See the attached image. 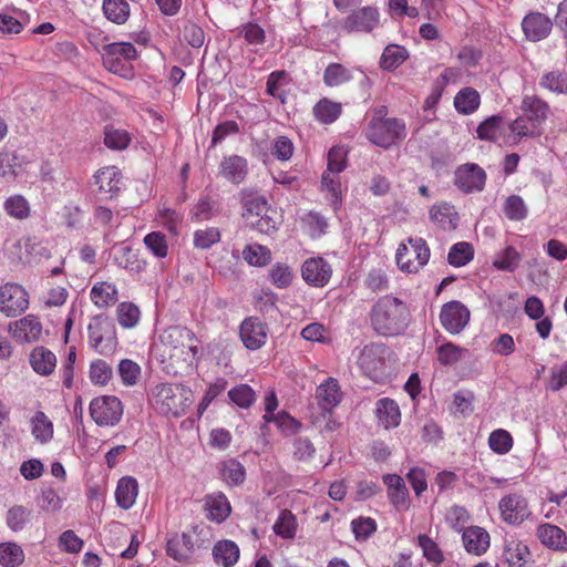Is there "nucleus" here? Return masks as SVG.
<instances>
[{
  "label": "nucleus",
  "instance_id": "774afa93",
  "mask_svg": "<svg viewBox=\"0 0 567 567\" xmlns=\"http://www.w3.org/2000/svg\"><path fill=\"white\" fill-rule=\"evenodd\" d=\"M228 396L241 409L249 408L256 400L255 391L248 384H239L228 392Z\"/></svg>",
  "mask_w": 567,
  "mask_h": 567
},
{
  "label": "nucleus",
  "instance_id": "473e14b6",
  "mask_svg": "<svg viewBox=\"0 0 567 567\" xmlns=\"http://www.w3.org/2000/svg\"><path fill=\"white\" fill-rule=\"evenodd\" d=\"M214 561L223 567H233L239 559V547L233 540H219L213 547Z\"/></svg>",
  "mask_w": 567,
  "mask_h": 567
},
{
  "label": "nucleus",
  "instance_id": "052dcab7",
  "mask_svg": "<svg viewBox=\"0 0 567 567\" xmlns=\"http://www.w3.org/2000/svg\"><path fill=\"white\" fill-rule=\"evenodd\" d=\"M504 214L511 220H523L527 217L528 208L518 195H511L504 203Z\"/></svg>",
  "mask_w": 567,
  "mask_h": 567
},
{
  "label": "nucleus",
  "instance_id": "f3484780",
  "mask_svg": "<svg viewBox=\"0 0 567 567\" xmlns=\"http://www.w3.org/2000/svg\"><path fill=\"white\" fill-rule=\"evenodd\" d=\"M122 175L117 167L106 166L96 172L94 184L100 199L113 198L120 190Z\"/></svg>",
  "mask_w": 567,
  "mask_h": 567
},
{
  "label": "nucleus",
  "instance_id": "0eeeda50",
  "mask_svg": "<svg viewBox=\"0 0 567 567\" xmlns=\"http://www.w3.org/2000/svg\"><path fill=\"white\" fill-rule=\"evenodd\" d=\"M430 258V248L422 238H410L408 244H401L395 259L399 268L409 274L417 272Z\"/></svg>",
  "mask_w": 567,
  "mask_h": 567
},
{
  "label": "nucleus",
  "instance_id": "7c9ffc66",
  "mask_svg": "<svg viewBox=\"0 0 567 567\" xmlns=\"http://www.w3.org/2000/svg\"><path fill=\"white\" fill-rule=\"evenodd\" d=\"M536 534L539 542L548 548L557 550L565 549L567 546V537L565 532L556 525L548 523L540 524L537 527Z\"/></svg>",
  "mask_w": 567,
  "mask_h": 567
},
{
  "label": "nucleus",
  "instance_id": "de8ad7c7",
  "mask_svg": "<svg viewBox=\"0 0 567 567\" xmlns=\"http://www.w3.org/2000/svg\"><path fill=\"white\" fill-rule=\"evenodd\" d=\"M295 278L292 268L288 264L276 262L269 269L268 279L278 289L288 288Z\"/></svg>",
  "mask_w": 567,
  "mask_h": 567
},
{
  "label": "nucleus",
  "instance_id": "393cba45",
  "mask_svg": "<svg viewBox=\"0 0 567 567\" xmlns=\"http://www.w3.org/2000/svg\"><path fill=\"white\" fill-rule=\"evenodd\" d=\"M11 329L13 336L22 342H34L40 339L42 333V324L33 315H28L16 321Z\"/></svg>",
  "mask_w": 567,
  "mask_h": 567
},
{
  "label": "nucleus",
  "instance_id": "a878e982",
  "mask_svg": "<svg viewBox=\"0 0 567 567\" xmlns=\"http://www.w3.org/2000/svg\"><path fill=\"white\" fill-rule=\"evenodd\" d=\"M378 423L385 430L396 427L401 421V411L398 403L389 398H383L375 403Z\"/></svg>",
  "mask_w": 567,
  "mask_h": 567
},
{
  "label": "nucleus",
  "instance_id": "9d476101",
  "mask_svg": "<svg viewBox=\"0 0 567 567\" xmlns=\"http://www.w3.org/2000/svg\"><path fill=\"white\" fill-rule=\"evenodd\" d=\"M136 58L137 51L130 42H113L103 48V65L114 74L124 75L127 63Z\"/></svg>",
  "mask_w": 567,
  "mask_h": 567
},
{
  "label": "nucleus",
  "instance_id": "ea45409f",
  "mask_svg": "<svg viewBox=\"0 0 567 567\" xmlns=\"http://www.w3.org/2000/svg\"><path fill=\"white\" fill-rule=\"evenodd\" d=\"M409 59V51L398 44H389L380 58V68L384 71H394Z\"/></svg>",
  "mask_w": 567,
  "mask_h": 567
},
{
  "label": "nucleus",
  "instance_id": "680f3d73",
  "mask_svg": "<svg viewBox=\"0 0 567 567\" xmlns=\"http://www.w3.org/2000/svg\"><path fill=\"white\" fill-rule=\"evenodd\" d=\"M488 445L497 454H506L513 447V437L506 430L493 431L488 437Z\"/></svg>",
  "mask_w": 567,
  "mask_h": 567
},
{
  "label": "nucleus",
  "instance_id": "5fc2aeb1",
  "mask_svg": "<svg viewBox=\"0 0 567 567\" xmlns=\"http://www.w3.org/2000/svg\"><path fill=\"white\" fill-rule=\"evenodd\" d=\"M6 213L16 219L22 220L30 216V205L21 195H14L7 198L3 203Z\"/></svg>",
  "mask_w": 567,
  "mask_h": 567
},
{
  "label": "nucleus",
  "instance_id": "ddd939ff",
  "mask_svg": "<svg viewBox=\"0 0 567 567\" xmlns=\"http://www.w3.org/2000/svg\"><path fill=\"white\" fill-rule=\"evenodd\" d=\"M332 276L331 265L322 257L307 258L301 265V277L315 288L327 286Z\"/></svg>",
  "mask_w": 567,
  "mask_h": 567
},
{
  "label": "nucleus",
  "instance_id": "a211bd4d",
  "mask_svg": "<svg viewBox=\"0 0 567 567\" xmlns=\"http://www.w3.org/2000/svg\"><path fill=\"white\" fill-rule=\"evenodd\" d=\"M382 481L388 488V498L393 507L396 511H408L410 496L403 477L398 474H384Z\"/></svg>",
  "mask_w": 567,
  "mask_h": 567
},
{
  "label": "nucleus",
  "instance_id": "2eb2a0df",
  "mask_svg": "<svg viewBox=\"0 0 567 567\" xmlns=\"http://www.w3.org/2000/svg\"><path fill=\"white\" fill-rule=\"evenodd\" d=\"M244 346L249 350L260 349L267 340V326L257 317L245 319L239 329Z\"/></svg>",
  "mask_w": 567,
  "mask_h": 567
},
{
  "label": "nucleus",
  "instance_id": "9b49d317",
  "mask_svg": "<svg viewBox=\"0 0 567 567\" xmlns=\"http://www.w3.org/2000/svg\"><path fill=\"white\" fill-rule=\"evenodd\" d=\"M29 307V293L18 284L0 286V311L7 317H16Z\"/></svg>",
  "mask_w": 567,
  "mask_h": 567
},
{
  "label": "nucleus",
  "instance_id": "72a5a7b5",
  "mask_svg": "<svg viewBox=\"0 0 567 567\" xmlns=\"http://www.w3.org/2000/svg\"><path fill=\"white\" fill-rule=\"evenodd\" d=\"M117 288L107 281L95 282L90 291V298L97 308H109L117 301Z\"/></svg>",
  "mask_w": 567,
  "mask_h": 567
},
{
  "label": "nucleus",
  "instance_id": "7ed1b4c3",
  "mask_svg": "<svg viewBox=\"0 0 567 567\" xmlns=\"http://www.w3.org/2000/svg\"><path fill=\"white\" fill-rule=\"evenodd\" d=\"M153 400L161 414L179 417L193 403L194 395L189 388L182 384L162 383L154 389Z\"/></svg>",
  "mask_w": 567,
  "mask_h": 567
},
{
  "label": "nucleus",
  "instance_id": "f704fd0d",
  "mask_svg": "<svg viewBox=\"0 0 567 567\" xmlns=\"http://www.w3.org/2000/svg\"><path fill=\"white\" fill-rule=\"evenodd\" d=\"M430 218L441 228L446 230L455 229L457 226V213L449 203H439L431 207Z\"/></svg>",
  "mask_w": 567,
  "mask_h": 567
},
{
  "label": "nucleus",
  "instance_id": "aec40b11",
  "mask_svg": "<svg viewBox=\"0 0 567 567\" xmlns=\"http://www.w3.org/2000/svg\"><path fill=\"white\" fill-rule=\"evenodd\" d=\"M522 28L529 41H540L547 38L551 31V20L539 12L527 14L522 21Z\"/></svg>",
  "mask_w": 567,
  "mask_h": 567
},
{
  "label": "nucleus",
  "instance_id": "6e6552de",
  "mask_svg": "<svg viewBox=\"0 0 567 567\" xmlns=\"http://www.w3.org/2000/svg\"><path fill=\"white\" fill-rule=\"evenodd\" d=\"M498 511L502 520L512 526H519L533 514L527 497L520 492L502 496L498 501Z\"/></svg>",
  "mask_w": 567,
  "mask_h": 567
},
{
  "label": "nucleus",
  "instance_id": "2f4dec72",
  "mask_svg": "<svg viewBox=\"0 0 567 567\" xmlns=\"http://www.w3.org/2000/svg\"><path fill=\"white\" fill-rule=\"evenodd\" d=\"M138 494L137 481L132 476L122 477L115 489L117 505L123 509H130L136 501Z\"/></svg>",
  "mask_w": 567,
  "mask_h": 567
},
{
  "label": "nucleus",
  "instance_id": "423d86ee",
  "mask_svg": "<svg viewBox=\"0 0 567 567\" xmlns=\"http://www.w3.org/2000/svg\"><path fill=\"white\" fill-rule=\"evenodd\" d=\"M89 344L102 355H111L117 348L114 323L106 317L95 316L87 326Z\"/></svg>",
  "mask_w": 567,
  "mask_h": 567
},
{
  "label": "nucleus",
  "instance_id": "864d4df0",
  "mask_svg": "<svg viewBox=\"0 0 567 567\" xmlns=\"http://www.w3.org/2000/svg\"><path fill=\"white\" fill-rule=\"evenodd\" d=\"M474 257V250L471 244L461 241L454 244L447 255L449 264L454 267H462L468 264Z\"/></svg>",
  "mask_w": 567,
  "mask_h": 567
},
{
  "label": "nucleus",
  "instance_id": "dca6fc26",
  "mask_svg": "<svg viewBox=\"0 0 567 567\" xmlns=\"http://www.w3.org/2000/svg\"><path fill=\"white\" fill-rule=\"evenodd\" d=\"M380 21V13L374 7H363L352 11L344 20V29L349 32H371Z\"/></svg>",
  "mask_w": 567,
  "mask_h": 567
},
{
  "label": "nucleus",
  "instance_id": "a18cd8bd",
  "mask_svg": "<svg viewBox=\"0 0 567 567\" xmlns=\"http://www.w3.org/2000/svg\"><path fill=\"white\" fill-rule=\"evenodd\" d=\"M539 85L556 94L567 93V73L560 70H553L545 72L540 80Z\"/></svg>",
  "mask_w": 567,
  "mask_h": 567
},
{
  "label": "nucleus",
  "instance_id": "79ce46f5",
  "mask_svg": "<svg viewBox=\"0 0 567 567\" xmlns=\"http://www.w3.org/2000/svg\"><path fill=\"white\" fill-rule=\"evenodd\" d=\"M219 474L228 485H239L246 478L244 465L235 458H228L219 463Z\"/></svg>",
  "mask_w": 567,
  "mask_h": 567
},
{
  "label": "nucleus",
  "instance_id": "3c124183",
  "mask_svg": "<svg viewBox=\"0 0 567 567\" xmlns=\"http://www.w3.org/2000/svg\"><path fill=\"white\" fill-rule=\"evenodd\" d=\"M297 526L296 516L290 511L285 509L274 524V532L281 538L291 539L296 536Z\"/></svg>",
  "mask_w": 567,
  "mask_h": 567
},
{
  "label": "nucleus",
  "instance_id": "e2e57ef3",
  "mask_svg": "<svg viewBox=\"0 0 567 567\" xmlns=\"http://www.w3.org/2000/svg\"><path fill=\"white\" fill-rule=\"evenodd\" d=\"M445 520L452 529L464 532L467 528L466 524L470 520V513L463 506L453 505L447 509Z\"/></svg>",
  "mask_w": 567,
  "mask_h": 567
},
{
  "label": "nucleus",
  "instance_id": "a19ab883",
  "mask_svg": "<svg viewBox=\"0 0 567 567\" xmlns=\"http://www.w3.org/2000/svg\"><path fill=\"white\" fill-rule=\"evenodd\" d=\"M321 190L329 194L327 198L330 202L333 210L338 212L342 205L341 183L339 174H333L326 171L321 177Z\"/></svg>",
  "mask_w": 567,
  "mask_h": 567
},
{
  "label": "nucleus",
  "instance_id": "b1692460",
  "mask_svg": "<svg viewBox=\"0 0 567 567\" xmlns=\"http://www.w3.org/2000/svg\"><path fill=\"white\" fill-rule=\"evenodd\" d=\"M384 349L377 344L365 346L359 357L358 363L362 371L374 378L383 368Z\"/></svg>",
  "mask_w": 567,
  "mask_h": 567
},
{
  "label": "nucleus",
  "instance_id": "5701e85b",
  "mask_svg": "<svg viewBox=\"0 0 567 567\" xmlns=\"http://www.w3.org/2000/svg\"><path fill=\"white\" fill-rule=\"evenodd\" d=\"M462 540L466 551L476 556L484 554L489 547V534L478 526L464 529Z\"/></svg>",
  "mask_w": 567,
  "mask_h": 567
},
{
  "label": "nucleus",
  "instance_id": "39448f33",
  "mask_svg": "<svg viewBox=\"0 0 567 567\" xmlns=\"http://www.w3.org/2000/svg\"><path fill=\"white\" fill-rule=\"evenodd\" d=\"M365 136L371 143L388 148L406 136L405 123L393 117H373L367 127Z\"/></svg>",
  "mask_w": 567,
  "mask_h": 567
},
{
  "label": "nucleus",
  "instance_id": "c756f323",
  "mask_svg": "<svg viewBox=\"0 0 567 567\" xmlns=\"http://www.w3.org/2000/svg\"><path fill=\"white\" fill-rule=\"evenodd\" d=\"M29 361L33 371L44 377L52 374L56 367L55 354L51 350L41 346L35 347L31 351Z\"/></svg>",
  "mask_w": 567,
  "mask_h": 567
},
{
  "label": "nucleus",
  "instance_id": "4be33fe9",
  "mask_svg": "<svg viewBox=\"0 0 567 567\" xmlns=\"http://www.w3.org/2000/svg\"><path fill=\"white\" fill-rule=\"evenodd\" d=\"M341 398L339 383L333 378H328L317 388L316 399L322 411L330 412L340 403Z\"/></svg>",
  "mask_w": 567,
  "mask_h": 567
},
{
  "label": "nucleus",
  "instance_id": "6e6d98bb",
  "mask_svg": "<svg viewBox=\"0 0 567 567\" xmlns=\"http://www.w3.org/2000/svg\"><path fill=\"white\" fill-rule=\"evenodd\" d=\"M182 35L185 42L195 49L204 45L206 35L203 28L193 20H184L182 27Z\"/></svg>",
  "mask_w": 567,
  "mask_h": 567
},
{
  "label": "nucleus",
  "instance_id": "c03bdc74",
  "mask_svg": "<svg viewBox=\"0 0 567 567\" xmlns=\"http://www.w3.org/2000/svg\"><path fill=\"white\" fill-rule=\"evenodd\" d=\"M522 261V255L513 246H507L495 254L493 266L501 271L514 272Z\"/></svg>",
  "mask_w": 567,
  "mask_h": 567
},
{
  "label": "nucleus",
  "instance_id": "58836bf2",
  "mask_svg": "<svg viewBox=\"0 0 567 567\" xmlns=\"http://www.w3.org/2000/svg\"><path fill=\"white\" fill-rule=\"evenodd\" d=\"M192 550V537L187 534L174 535L167 540L166 553L177 561H184L188 559Z\"/></svg>",
  "mask_w": 567,
  "mask_h": 567
},
{
  "label": "nucleus",
  "instance_id": "09e8293b",
  "mask_svg": "<svg viewBox=\"0 0 567 567\" xmlns=\"http://www.w3.org/2000/svg\"><path fill=\"white\" fill-rule=\"evenodd\" d=\"M116 318L122 328H135L141 320L140 308L133 302H121L116 308Z\"/></svg>",
  "mask_w": 567,
  "mask_h": 567
},
{
  "label": "nucleus",
  "instance_id": "49530a36",
  "mask_svg": "<svg viewBox=\"0 0 567 567\" xmlns=\"http://www.w3.org/2000/svg\"><path fill=\"white\" fill-rule=\"evenodd\" d=\"M341 110L340 103L322 99L313 106V115L320 123L330 124L340 116Z\"/></svg>",
  "mask_w": 567,
  "mask_h": 567
},
{
  "label": "nucleus",
  "instance_id": "338daca9",
  "mask_svg": "<svg viewBox=\"0 0 567 567\" xmlns=\"http://www.w3.org/2000/svg\"><path fill=\"white\" fill-rule=\"evenodd\" d=\"M218 212L217 203L209 196H202L193 208L194 218L198 221L209 220Z\"/></svg>",
  "mask_w": 567,
  "mask_h": 567
},
{
  "label": "nucleus",
  "instance_id": "c9c22d12",
  "mask_svg": "<svg viewBox=\"0 0 567 567\" xmlns=\"http://www.w3.org/2000/svg\"><path fill=\"white\" fill-rule=\"evenodd\" d=\"M30 423L31 434L38 443L47 444L53 439V423L44 412H35L31 417Z\"/></svg>",
  "mask_w": 567,
  "mask_h": 567
},
{
  "label": "nucleus",
  "instance_id": "37998d69",
  "mask_svg": "<svg viewBox=\"0 0 567 567\" xmlns=\"http://www.w3.org/2000/svg\"><path fill=\"white\" fill-rule=\"evenodd\" d=\"M105 18L116 24H124L130 18V4L126 0H103Z\"/></svg>",
  "mask_w": 567,
  "mask_h": 567
},
{
  "label": "nucleus",
  "instance_id": "69168bd1",
  "mask_svg": "<svg viewBox=\"0 0 567 567\" xmlns=\"http://www.w3.org/2000/svg\"><path fill=\"white\" fill-rule=\"evenodd\" d=\"M220 231L217 227H207L194 233L193 244L197 249H208L220 240Z\"/></svg>",
  "mask_w": 567,
  "mask_h": 567
},
{
  "label": "nucleus",
  "instance_id": "4d7b16f0",
  "mask_svg": "<svg viewBox=\"0 0 567 567\" xmlns=\"http://www.w3.org/2000/svg\"><path fill=\"white\" fill-rule=\"evenodd\" d=\"M502 123V116H489L477 126V137L483 141L495 142L499 136Z\"/></svg>",
  "mask_w": 567,
  "mask_h": 567
},
{
  "label": "nucleus",
  "instance_id": "0e129e2a",
  "mask_svg": "<svg viewBox=\"0 0 567 567\" xmlns=\"http://www.w3.org/2000/svg\"><path fill=\"white\" fill-rule=\"evenodd\" d=\"M31 516V511L21 505H16L7 512V525L13 532L24 528Z\"/></svg>",
  "mask_w": 567,
  "mask_h": 567
},
{
  "label": "nucleus",
  "instance_id": "1a4fd4ad",
  "mask_svg": "<svg viewBox=\"0 0 567 567\" xmlns=\"http://www.w3.org/2000/svg\"><path fill=\"white\" fill-rule=\"evenodd\" d=\"M92 420L99 426H115L123 416V404L115 395L94 398L89 406Z\"/></svg>",
  "mask_w": 567,
  "mask_h": 567
},
{
  "label": "nucleus",
  "instance_id": "20e7f679",
  "mask_svg": "<svg viewBox=\"0 0 567 567\" xmlns=\"http://www.w3.org/2000/svg\"><path fill=\"white\" fill-rule=\"evenodd\" d=\"M159 340L168 349L171 358H182L188 364L198 358V340L195 333L186 327H168L159 336Z\"/></svg>",
  "mask_w": 567,
  "mask_h": 567
},
{
  "label": "nucleus",
  "instance_id": "8fccbe9b",
  "mask_svg": "<svg viewBox=\"0 0 567 567\" xmlns=\"http://www.w3.org/2000/svg\"><path fill=\"white\" fill-rule=\"evenodd\" d=\"M243 258L250 266L264 267L270 262L271 251L262 245H247L243 250Z\"/></svg>",
  "mask_w": 567,
  "mask_h": 567
},
{
  "label": "nucleus",
  "instance_id": "13d9d810",
  "mask_svg": "<svg viewBox=\"0 0 567 567\" xmlns=\"http://www.w3.org/2000/svg\"><path fill=\"white\" fill-rule=\"evenodd\" d=\"M144 245L156 258H165L168 254L166 236L161 231H152L143 239Z\"/></svg>",
  "mask_w": 567,
  "mask_h": 567
},
{
  "label": "nucleus",
  "instance_id": "bf43d9fd",
  "mask_svg": "<svg viewBox=\"0 0 567 567\" xmlns=\"http://www.w3.org/2000/svg\"><path fill=\"white\" fill-rule=\"evenodd\" d=\"M288 74L286 71H274L268 75L266 92L270 96L278 99L281 103L286 102V93L282 90L284 85L288 83Z\"/></svg>",
  "mask_w": 567,
  "mask_h": 567
},
{
  "label": "nucleus",
  "instance_id": "4c0bfd02",
  "mask_svg": "<svg viewBox=\"0 0 567 567\" xmlns=\"http://www.w3.org/2000/svg\"><path fill=\"white\" fill-rule=\"evenodd\" d=\"M207 516L217 523L224 522L230 514V504L223 493H214L206 497Z\"/></svg>",
  "mask_w": 567,
  "mask_h": 567
},
{
  "label": "nucleus",
  "instance_id": "c85d7f7f",
  "mask_svg": "<svg viewBox=\"0 0 567 567\" xmlns=\"http://www.w3.org/2000/svg\"><path fill=\"white\" fill-rule=\"evenodd\" d=\"M530 557L529 548L524 542L518 539L506 542L503 559L508 567H525Z\"/></svg>",
  "mask_w": 567,
  "mask_h": 567
},
{
  "label": "nucleus",
  "instance_id": "6ab92c4d",
  "mask_svg": "<svg viewBox=\"0 0 567 567\" xmlns=\"http://www.w3.org/2000/svg\"><path fill=\"white\" fill-rule=\"evenodd\" d=\"M485 179V172L476 164H466L455 173V184L466 193L482 190Z\"/></svg>",
  "mask_w": 567,
  "mask_h": 567
},
{
  "label": "nucleus",
  "instance_id": "bb28decb",
  "mask_svg": "<svg viewBox=\"0 0 567 567\" xmlns=\"http://www.w3.org/2000/svg\"><path fill=\"white\" fill-rule=\"evenodd\" d=\"M112 259L120 268L132 274H140L145 270L146 261L140 259L136 251L128 246H120L114 248Z\"/></svg>",
  "mask_w": 567,
  "mask_h": 567
},
{
  "label": "nucleus",
  "instance_id": "f257e3e1",
  "mask_svg": "<svg viewBox=\"0 0 567 567\" xmlns=\"http://www.w3.org/2000/svg\"><path fill=\"white\" fill-rule=\"evenodd\" d=\"M409 310L403 301L385 296L372 308L371 322L374 330L382 336H396L408 326Z\"/></svg>",
  "mask_w": 567,
  "mask_h": 567
},
{
  "label": "nucleus",
  "instance_id": "f8f14e48",
  "mask_svg": "<svg viewBox=\"0 0 567 567\" xmlns=\"http://www.w3.org/2000/svg\"><path fill=\"white\" fill-rule=\"evenodd\" d=\"M470 310L457 300L442 306L440 321L442 327L452 334L461 333L470 321Z\"/></svg>",
  "mask_w": 567,
  "mask_h": 567
},
{
  "label": "nucleus",
  "instance_id": "4468645a",
  "mask_svg": "<svg viewBox=\"0 0 567 567\" xmlns=\"http://www.w3.org/2000/svg\"><path fill=\"white\" fill-rule=\"evenodd\" d=\"M355 74L359 75V82L362 85L369 84L370 80L362 70L349 69L341 63H330L323 71V83L329 87L340 86L354 80Z\"/></svg>",
  "mask_w": 567,
  "mask_h": 567
},
{
  "label": "nucleus",
  "instance_id": "f03ea898",
  "mask_svg": "<svg viewBox=\"0 0 567 567\" xmlns=\"http://www.w3.org/2000/svg\"><path fill=\"white\" fill-rule=\"evenodd\" d=\"M522 114L509 124V130L515 138L535 137L540 135L549 106L535 95L524 96L520 104Z\"/></svg>",
  "mask_w": 567,
  "mask_h": 567
},
{
  "label": "nucleus",
  "instance_id": "412c9836",
  "mask_svg": "<svg viewBox=\"0 0 567 567\" xmlns=\"http://www.w3.org/2000/svg\"><path fill=\"white\" fill-rule=\"evenodd\" d=\"M218 174L233 184H240L248 174L247 159L239 155L226 156L221 159Z\"/></svg>",
  "mask_w": 567,
  "mask_h": 567
},
{
  "label": "nucleus",
  "instance_id": "603ef678",
  "mask_svg": "<svg viewBox=\"0 0 567 567\" xmlns=\"http://www.w3.org/2000/svg\"><path fill=\"white\" fill-rule=\"evenodd\" d=\"M24 560L22 548L16 543L0 544V565L3 567H17Z\"/></svg>",
  "mask_w": 567,
  "mask_h": 567
},
{
  "label": "nucleus",
  "instance_id": "cd10ccee",
  "mask_svg": "<svg viewBox=\"0 0 567 567\" xmlns=\"http://www.w3.org/2000/svg\"><path fill=\"white\" fill-rule=\"evenodd\" d=\"M240 195L244 207L243 217L246 221H249L251 218L255 219L265 213H272V208L262 195L248 190H243Z\"/></svg>",
  "mask_w": 567,
  "mask_h": 567
},
{
  "label": "nucleus",
  "instance_id": "e433bc0d",
  "mask_svg": "<svg viewBox=\"0 0 567 567\" xmlns=\"http://www.w3.org/2000/svg\"><path fill=\"white\" fill-rule=\"evenodd\" d=\"M453 103L460 114L470 115L480 107L481 95L473 87H464L456 93Z\"/></svg>",
  "mask_w": 567,
  "mask_h": 567
}]
</instances>
